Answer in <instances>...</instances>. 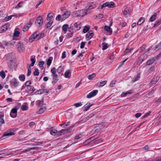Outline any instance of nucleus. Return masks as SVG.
I'll list each match as a JSON object with an SVG mask.
<instances>
[{"instance_id": "473e14b6", "label": "nucleus", "mask_w": 161, "mask_h": 161, "mask_svg": "<svg viewBox=\"0 0 161 161\" xmlns=\"http://www.w3.org/2000/svg\"><path fill=\"white\" fill-rule=\"evenodd\" d=\"M13 15H10L5 17L3 20L4 22H6L11 19Z\"/></svg>"}, {"instance_id": "7c9ffc66", "label": "nucleus", "mask_w": 161, "mask_h": 161, "mask_svg": "<svg viewBox=\"0 0 161 161\" xmlns=\"http://www.w3.org/2000/svg\"><path fill=\"white\" fill-rule=\"evenodd\" d=\"M140 78V74L139 73L134 77V79H133V80L134 81H136L139 80Z\"/></svg>"}, {"instance_id": "6e6552de", "label": "nucleus", "mask_w": 161, "mask_h": 161, "mask_svg": "<svg viewBox=\"0 0 161 161\" xmlns=\"http://www.w3.org/2000/svg\"><path fill=\"white\" fill-rule=\"evenodd\" d=\"M35 91L34 87L32 86H28L26 89V92L28 93H33Z\"/></svg>"}, {"instance_id": "4d7b16f0", "label": "nucleus", "mask_w": 161, "mask_h": 161, "mask_svg": "<svg viewBox=\"0 0 161 161\" xmlns=\"http://www.w3.org/2000/svg\"><path fill=\"white\" fill-rule=\"evenodd\" d=\"M82 136L83 135L81 134L77 135L75 136V139H79V138L82 137Z\"/></svg>"}, {"instance_id": "69168bd1", "label": "nucleus", "mask_w": 161, "mask_h": 161, "mask_svg": "<svg viewBox=\"0 0 161 161\" xmlns=\"http://www.w3.org/2000/svg\"><path fill=\"white\" fill-rule=\"evenodd\" d=\"M49 91L48 89H44L42 90V93H48Z\"/></svg>"}, {"instance_id": "1a4fd4ad", "label": "nucleus", "mask_w": 161, "mask_h": 161, "mask_svg": "<svg viewBox=\"0 0 161 161\" xmlns=\"http://www.w3.org/2000/svg\"><path fill=\"white\" fill-rule=\"evenodd\" d=\"M17 49L18 51L20 52L24 50V44L22 42H19L17 44Z\"/></svg>"}, {"instance_id": "f704fd0d", "label": "nucleus", "mask_w": 161, "mask_h": 161, "mask_svg": "<svg viewBox=\"0 0 161 161\" xmlns=\"http://www.w3.org/2000/svg\"><path fill=\"white\" fill-rule=\"evenodd\" d=\"M130 11L128 8H126L124 12V14L125 15H127L128 14H130Z\"/></svg>"}, {"instance_id": "cd10ccee", "label": "nucleus", "mask_w": 161, "mask_h": 161, "mask_svg": "<svg viewBox=\"0 0 161 161\" xmlns=\"http://www.w3.org/2000/svg\"><path fill=\"white\" fill-rule=\"evenodd\" d=\"M64 66H59L57 69V72L58 74H60L64 70Z\"/></svg>"}, {"instance_id": "603ef678", "label": "nucleus", "mask_w": 161, "mask_h": 161, "mask_svg": "<svg viewBox=\"0 0 161 161\" xmlns=\"http://www.w3.org/2000/svg\"><path fill=\"white\" fill-rule=\"evenodd\" d=\"M31 84V80H28L25 83V86L28 87V86H30V85Z\"/></svg>"}, {"instance_id": "9b49d317", "label": "nucleus", "mask_w": 161, "mask_h": 161, "mask_svg": "<svg viewBox=\"0 0 161 161\" xmlns=\"http://www.w3.org/2000/svg\"><path fill=\"white\" fill-rule=\"evenodd\" d=\"M14 134V132H12L11 130L7 131L4 132L3 135V136H13Z\"/></svg>"}, {"instance_id": "09e8293b", "label": "nucleus", "mask_w": 161, "mask_h": 161, "mask_svg": "<svg viewBox=\"0 0 161 161\" xmlns=\"http://www.w3.org/2000/svg\"><path fill=\"white\" fill-rule=\"evenodd\" d=\"M95 115V114L93 113H92L90 114H89V115L86 116L85 117V118L87 120H88L89 119L92 118V117L94 116Z\"/></svg>"}, {"instance_id": "412c9836", "label": "nucleus", "mask_w": 161, "mask_h": 161, "mask_svg": "<svg viewBox=\"0 0 161 161\" xmlns=\"http://www.w3.org/2000/svg\"><path fill=\"white\" fill-rule=\"evenodd\" d=\"M157 14L156 13H154L150 18L149 19V21L153 22L156 19L157 16Z\"/></svg>"}, {"instance_id": "f3484780", "label": "nucleus", "mask_w": 161, "mask_h": 161, "mask_svg": "<svg viewBox=\"0 0 161 161\" xmlns=\"http://www.w3.org/2000/svg\"><path fill=\"white\" fill-rule=\"evenodd\" d=\"M36 56L35 55H32L31 57V63L30 65V66L32 67L33 66L35 62H36V59H35Z\"/></svg>"}, {"instance_id": "f257e3e1", "label": "nucleus", "mask_w": 161, "mask_h": 161, "mask_svg": "<svg viewBox=\"0 0 161 161\" xmlns=\"http://www.w3.org/2000/svg\"><path fill=\"white\" fill-rule=\"evenodd\" d=\"M6 59L8 67L9 68H13V61L14 59V56L12 53H8L7 55Z\"/></svg>"}, {"instance_id": "39448f33", "label": "nucleus", "mask_w": 161, "mask_h": 161, "mask_svg": "<svg viewBox=\"0 0 161 161\" xmlns=\"http://www.w3.org/2000/svg\"><path fill=\"white\" fill-rule=\"evenodd\" d=\"M43 18L41 16H39L35 21V23L38 27L40 26L43 23Z\"/></svg>"}, {"instance_id": "4468645a", "label": "nucleus", "mask_w": 161, "mask_h": 161, "mask_svg": "<svg viewBox=\"0 0 161 161\" xmlns=\"http://www.w3.org/2000/svg\"><path fill=\"white\" fill-rule=\"evenodd\" d=\"M156 59H157V57H154L151 59H148L147 62V65H150L152 64L155 61Z\"/></svg>"}, {"instance_id": "338daca9", "label": "nucleus", "mask_w": 161, "mask_h": 161, "mask_svg": "<svg viewBox=\"0 0 161 161\" xmlns=\"http://www.w3.org/2000/svg\"><path fill=\"white\" fill-rule=\"evenodd\" d=\"M134 90H130L126 92L127 94H130L133 93L134 92Z\"/></svg>"}, {"instance_id": "72a5a7b5", "label": "nucleus", "mask_w": 161, "mask_h": 161, "mask_svg": "<svg viewBox=\"0 0 161 161\" xmlns=\"http://www.w3.org/2000/svg\"><path fill=\"white\" fill-rule=\"evenodd\" d=\"M50 134L52 135L55 136L58 133V130L55 129H53L51 130L50 132Z\"/></svg>"}, {"instance_id": "423d86ee", "label": "nucleus", "mask_w": 161, "mask_h": 161, "mask_svg": "<svg viewBox=\"0 0 161 161\" xmlns=\"http://www.w3.org/2000/svg\"><path fill=\"white\" fill-rule=\"evenodd\" d=\"M39 33L37 32H35L32 34L29 38V41L30 42H33L38 36Z\"/></svg>"}, {"instance_id": "a878e982", "label": "nucleus", "mask_w": 161, "mask_h": 161, "mask_svg": "<svg viewBox=\"0 0 161 161\" xmlns=\"http://www.w3.org/2000/svg\"><path fill=\"white\" fill-rule=\"evenodd\" d=\"M27 68L28 69V73L27 74V76H29L31 75V68L30 65L29 64H28Z\"/></svg>"}, {"instance_id": "58836bf2", "label": "nucleus", "mask_w": 161, "mask_h": 161, "mask_svg": "<svg viewBox=\"0 0 161 161\" xmlns=\"http://www.w3.org/2000/svg\"><path fill=\"white\" fill-rule=\"evenodd\" d=\"M88 27L87 26H86L84 28L83 30V32L84 33H86L89 30L90 27L89 26H88Z\"/></svg>"}, {"instance_id": "dca6fc26", "label": "nucleus", "mask_w": 161, "mask_h": 161, "mask_svg": "<svg viewBox=\"0 0 161 161\" xmlns=\"http://www.w3.org/2000/svg\"><path fill=\"white\" fill-rule=\"evenodd\" d=\"M92 105L93 104H90V103H86L84 106V107L85 108L84 111L86 112L87 111Z\"/></svg>"}, {"instance_id": "5fc2aeb1", "label": "nucleus", "mask_w": 161, "mask_h": 161, "mask_svg": "<svg viewBox=\"0 0 161 161\" xmlns=\"http://www.w3.org/2000/svg\"><path fill=\"white\" fill-rule=\"evenodd\" d=\"M20 34L19 32L17 31H15L14 34V36L18 37L19 36Z\"/></svg>"}, {"instance_id": "de8ad7c7", "label": "nucleus", "mask_w": 161, "mask_h": 161, "mask_svg": "<svg viewBox=\"0 0 161 161\" xmlns=\"http://www.w3.org/2000/svg\"><path fill=\"white\" fill-rule=\"evenodd\" d=\"M93 138V137H91L89 138V139L86 140L85 142H84V144H85V145H86L88 143H89L91 141V139H92Z\"/></svg>"}, {"instance_id": "f03ea898", "label": "nucleus", "mask_w": 161, "mask_h": 161, "mask_svg": "<svg viewBox=\"0 0 161 161\" xmlns=\"http://www.w3.org/2000/svg\"><path fill=\"white\" fill-rule=\"evenodd\" d=\"M107 7L109 8H114L115 7L114 3L113 2H106L103 4L101 6H99L98 9H102L103 8Z\"/></svg>"}, {"instance_id": "f8f14e48", "label": "nucleus", "mask_w": 161, "mask_h": 161, "mask_svg": "<svg viewBox=\"0 0 161 161\" xmlns=\"http://www.w3.org/2000/svg\"><path fill=\"white\" fill-rule=\"evenodd\" d=\"M70 12L69 11H67L64 13L62 15L63 17L62 20H64L70 16Z\"/></svg>"}, {"instance_id": "2f4dec72", "label": "nucleus", "mask_w": 161, "mask_h": 161, "mask_svg": "<svg viewBox=\"0 0 161 161\" xmlns=\"http://www.w3.org/2000/svg\"><path fill=\"white\" fill-rule=\"evenodd\" d=\"M52 60V57H50L47 61L46 63L47 65L48 66H50L51 64Z\"/></svg>"}, {"instance_id": "864d4df0", "label": "nucleus", "mask_w": 161, "mask_h": 161, "mask_svg": "<svg viewBox=\"0 0 161 161\" xmlns=\"http://www.w3.org/2000/svg\"><path fill=\"white\" fill-rule=\"evenodd\" d=\"M53 21H50L46 25V28H48L50 27L51 25H52L53 24Z\"/></svg>"}, {"instance_id": "49530a36", "label": "nucleus", "mask_w": 161, "mask_h": 161, "mask_svg": "<svg viewBox=\"0 0 161 161\" xmlns=\"http://www.w3.org/2000/svg\"><path fill=\"white\" fill-rule=\"evenodd\" d=\"M96 75V74L95 73H93L91 75H89L88 76V78L89 80H92L93 78L95 77Z\"/></svg>"}, {"instance_id": "a18cd8bd", "label": "nucleus", "mask_w": 161, "mask_h": 161, "mask_svg": "<svg viewBox=\"0 0 161 161\" xmlns=\"http://www.w3.org/2000/svg\"><path fill=\"white\" fill-rule=\"evenodd\" d=\"M19 80L22 81H24L25 79V76L24 75H21L19 77Z\"/></svg>"}, {"instance_id": "e433bc0d", "label": "nucleus", "mask_w": 161, "mask_h": 161, "mask_svg": "<svg viewBox=\"0 0 161 161\" xmlns=\"http://www.w3.org/2000/svg\"><path fill=\"white\" fill-rule=\"evenodd\" d=\"M53 80L52 81V83H53L54 85L56 84L57 81L59 80L58 79V75L56 77H53Z\"/></svg>"}, {"instance_id": "0eeeda50", "label": "nucleus", "mask_w": 161, "mask_h": 161, "mask_svg": "<svg viewBox=\"0 0 161 161\" xmlns=\"http://www.w3.org/2000/svg\"><path fill=\"white\" fill-rule=\"evenodd\" d=\"M98 91L97 90H94L91 92H90L87 95V97L88 98H90L96 95L98 93Z\"/></svg>"}, {"instance_id": "bf43d9fd", "label": "nucleus", "mask_w": 161, "mask_h": 161, "mask_svg": "<svg viewBox=\"0 0 161 161\" xmlns=\"http://www.w3.org/2000/svg\"><path fill=\"white\" fill-rule=\"evenodd\" d=\"M44 1V0H40L39 1L38 3L36 6V8H37Z\"/></svg>"}, {"instance_id": "6e6d98bb", "label": "nucleus", "mask_w": 161, "mask_h": 161, "mask_svg": "<svg viewBox=\"0 0 161 161\" xmlns=\"http://www.w3.org/2000/svg\"><path fill=\"white\" fill-rule=\"evenodd\" d=\"M160 24H161V22L160 20L158 19V21H156L154 24V27H155L157 26L158 25Z\"/></svg>"}, {"instance_id": "3c124183", "label": "nucleus", "mask_w": 161, "mask_h": 161, "mask_svg": "<svg viewBox=\"0 0 161 161\" xmlns=\"http://www.w3.org/2000/svg\"><path fill=\"white\" fill-rule=\"evenodd\" d=\"M0 75L3 78H4L5 77V74L3 71L0 72Z\"/></svg>"}, {"instance_id": "20e7f679", "label": "nucleus", "mask_w": 161, "mask_h": 161, "mask_svg": "<svg viewBox=\"0 0 161 161\" xmlns=\"http://www.w3.org/2000/svg\"><path fill=\"white\" fill-rule=\"evenodd\" d=\"M18 108L17 107H15L12 109L10 113V116L13 118H15L17 114Z\"/></svg>"}, {"instance_id": "6ab92c4d", "label": "nucleus", "mask_w": 161, "mask_h": 161, "mask_svg": "<svg viewBox=\"0 0 161 161\" xmlns=\"http://www.w3.org/2000/svg\"><path fill=\"white\" fill-rule=\"evenodd\" d=\"M71 73L70 71L69 70H66L65 73V77L66 78H69L71 77Z\"/></svg>"}, {"instance_id": "0e129e2a", "label": "nucleus", "mask_w": 161, "mask_h": 161, "mask_svg": "<svg viewBox=\"0 0 161 161\" xmlns=\"http://www.w3.org/2000/svg\"><path fill=\"white\" fill-rule=\"evenodd\" d=\"M43 143L42 142H37L34 143V145H40Z\"/></svg>"}, {"instance_id": "2eb2a0df", "label": "nucleus", "mask_w": 161, "mask_h": 161, "mask_svg": "<svg viewBox=\"0 0 161 161\" xmlns=\"http://www.w3.org/2000/svg\"><path fill=\"white\" fill-rule=\"evenodd\" d=\"M56 68L55 67H53L51 70V72L52 74V76L53 77H56L58 75L56 74Z\"/></svg>"}, {"instance_id": "79ce46f5", "label": "nucleus", "mask_w": 161, "mask_h": 161, "mask_svg": "<svg viewBox=\"0 0 161 161\" xmlns=\"http://www.w3.org/2000/svg\"><path fill=\"white\" fill-rule=\"evenodd\" d=\"M72 24H71V26L69 27L68 29V31L69 32H73V31H75V28L73 26H72Z\"/></svg>"}, {"instance_id": "c9c22d12", "label": "nucleus", "mask_w": 161, "mask_h": 161, "mask_svg": "<svg viewBox=\"0 0 161 161\" xmlns=\"http://www.w3.org/2000/svg\"><path fill=\"white\" fill-rule=\"evenodd\" d=\"M158 77H156V78H153L151 82V83L153 85L155 84L158 81Z\"/></svg>"}, {"instance_id": "b1692460", "label": "nucleus", "mask_w": 161, "mask_h": 161, "mask_svg": "<svg viewBox=\"0 0 161 161\" xmlns=\"http://www.w3.org/2000/svg\"><path fill=\"white\" fill-rule=\"evenodd\" d=\"M43 98L41 100H38L36 101V104L38 106H40L42 105L43 103Z\"/></svg>"}, {"instance_id": "9d476101", "label": "nucleus", "mask_w": 161, "mask_h": 161, "mask_svg": "<svg viewBox=\"0 0 161 161\" xmlns=\"http://www.w3.org/2000/svg\"><path fill=\"white\" fill-rule=\"evenodd\" d=\"M94 33L93 31H90L86 35V38L88 40L90 39L93 36Z\"/></svg>"}, {"instance_id": "13d9d810", "label": "nucleus", "mask_w": 161, "mask_h": 161, "mask_svg": "<svg viewBox=\"0 0 161 161\" xmlns=\"http://www.w3.org/2000/svg\"><path fill=\"white\" fill-rule=\"evenodd\" d=\"M44 64V62L43 61H41L39 62L38 64V65L40 67H43V65Z\"/></svg>"}, {"instance_id": "c85d7f7f", "label": "nucleus", "mask_w": 161, "mask_h": 161, "mask_svg": "<svg viewBox=\"0 0 161 161\" xmlns=\"http://www.w3.org/2000/svg\"><path fill=\"white\" fill-rule=\"evenodd\" d=\"M46 108H41L39 111L37 112L38 114H41L43 113L46 109Z\"/></svg>"}, {"instance_id": "5701e85b", "label": "nucleus", "mask_w": 161, "mask_h": 161, "mask_svg": "<svg viewBox=\"0 0 161 161\" xmlns=\"http://www.w3.org/2000/svg\"><path fill=\"white\" fill-rule=\"evenodd\" d=\"M65 129H62L58 132L57 135L58 136H61L66 133Z\"/></svg>"}, {"instance_id": "c03bdc74", "label": "nucleus", "mask_w": 161, "mask_h": 161, "mask_svg": "<svg viewBox=\"0 0 161 161\" xmlns=\"http://www.w3.org/2000/svg\"><path fill=\"white\" fill-rule=\"evenodd\" d=\"M28 108V107L25 105H22L21 107V108L23 111H25L27 110Z\"/></svg>"}, {"instance_id": "a19ab883", "label": "nucleus", "mask_w": 161, "mask_h": 161, "mask_svg": "<svg viewBox=\"0 0 161 161\" xmlns=\"http://www.w3.org/2000/svg\"><path fill=\"white\" fill-rule=\"evenodd\" d=\"M107 81L106 80H104L100 82L98 84L99 86H104L107 83Z\"/></svg>"}, {"instance_id": "37998d69", "label": "nucleus", "mask_w": 161, "mask_h": 161, "mask_svg": "<svg viewBox=\"0 0 161 161\" xmlns=\"http://www.w3.org/2000/svg\"><path fill=\"white\" fill-rule=\"evenodd\" d=\"M39 69L37 68L35 69V71L33 72L34 75V76H38L39 75Z\"/></svg>"}, {"instance_id": "774afa93", "label": "nucleus", "mask_w": 161, "mask_h": 161, "mask_svg": "<svg viewBox=\"0 0 161 161\" xmlns=\"http://www.w3.org/2000/svg\"><path fill=\"white\" fill-rule=\"evenodd\" d=\"M158 48V49L161 48V42L158 43L155 47V49Z\"/></svg>"}, {"instance_id": "052dcab7", "label": "nucleus", "mask_w": 161, "mask_h": 161, "mask_svg": "<svg viewBox=\"0 0 161 161\" xmlns=\"http://www.w3.org/2000/svg\"><path fill=\"white\" fill-rule=\"evenodd\" d=\"M73 32H69L67 34V37L68 38L71 37L73 36Z\"/></svg>"}, {"instance_id": "c756f323", "label": "nucleus", "mask_w": 161, "mask_h": 161, "mask_svg": "<svg viewBox=\"0 0 161 161\" xmlns=\"http://www.w3.org/2000/svg\"><path fill=\"white\" fill-rule=\"evenodd\" d=\"M56 19L57 21H64L63 19V17L62 15L60 14H58L56 18Z\"/></svg>"}, {"instance_id": "bb28decb", "label": "nucleus", "mask_w": 161, "mask_h": 161, "mask_svg": "<svg viewBox=\"0 0 161 161\" xmlns=\"http://www.w3.org/2000/svg\"><path fill=\"white\" fill-rule=\"evenodd\" d=\"M69 25L67 24H65L63 25L62 27V29L64 31V33H66L67 31V30L68 28Z\"/></svg>"}, {"instance_id": "ea45409f", "label": "nucleus", "mask_w": 161, "mask_h": 161, "mask_svg": "<svg viewBox=\"0 0 161 161\" xmlns=\"http://www.w3.org/2000/svg\"><path fill=\"white\" fill-rule=\"evenodd\" d=\"M23 3L24 2H19L17 5L15 7V8L18 9L19 8L22 7L23 6Z\"/></svg>"}, {"instance_id": "7ed1b4c3", "label": "nucleus", "mask_w": 161, "mask_h": 161, "mask_svg": "<svg viewBox=\"0 0 161 161\" xmlns=\"http://www.w3.org/2000/svg\"><path fill=\"white\" fill-rule=\"evenodd\" d=\"M90 13V12H88V10H87L86 9H81L76 11L75 14L77 17H83Z\"/></svg>"}, {"instance_id": "ddd939ff", "label": "nucleus", "mask_w": 161, "mask_h": 161, "mask_svg": "<svg viewBox=\"0 0 161 161\" xmlns=\"http://www.w3.org/2000/svg\"><path fill=\"white\" fill-rule=\"evenodd\" d=\"M72 26H73L74 28H75V31H77L80 30L81 28V25L80 24H77L76 22L72 24Z\"/></svg>"}, {"instance_id": "e2e57ef3", "label": "nucleus", "mask_w": 161, "mask_h": 161, "mask_svg": "<svg viewBox=\"0 0 161 161\" xmlns=\"http://www.w3.org/2000/svg\"><path fill=\"white\" fill-rule=\"evenodd\" d=\"M82 105V104L81 103H75L74 106H75L76 107H78Z\"/></svg>"}, {"instance_id": "a211bd4d", "label": "nucleus", "mask_w": 161, "mask_h": 161, "mask_svg": "<svg viewBox=\"0 0 161 161\" xmlns=\"http://www.w3.org/2000/svg\"><path fill=\"white\" fill-rule=\"evenodd\" d=\"M104 29L108 33L109 35H110L112 34V30L111 29L110 26H105Z\"/></svg>"}, {"instance_id": "393cba45", "label": "nucleus", "mask_w": 161, "mask_h": 161, "mask_svg": "<svg viewBox=\"0 0 161 161\" xmlns=\"http://www.w3.org/2000/svg\"><path fill=\"white\" fill-rule=\"evenodd\" d=\"M53 13H49L47 15V20H49L52 19L53 17Z\"/></svg>"}, {"instance_id": "680f3d73", "label": "nucleus", "mask_w": 161, "mask_h": 161, "mask_svg": "<svg viewBox=\"0 0 161 161\" xmlns=\"http://www.w3.org/2000/svg\"><path fill=\"white\" fill-rule=\"evenodd\" d=\"M29 26L27 25H25L23 28V31H25L29 29Z\"/></svg>"}, {"instance_id": "4c0bfd02", "label": "nucleus", "mask_w": 161, "mask_h": 161, "mask_svg": "<svg viewBox=\"0 0 161 161\" xmlns=\"http://www.w3.org/2000/svg\"><path fill=\"white\" fill-rule=\"evenodd\" d=\"M102 45L103 46L102 48V49L103 50L107 49L108 47V44L105 42L103 43H102Z\"/></svg>"}, {"instance_id": "aec40b11", "label": "nucleus", "mask_w": 161, "mask_h": 161, "mask_svg": "<svg viewBox=\"0 0 161 161\" xmlns=\"http://www.w3.org/2000/svg\"><path fill=\"white\" fill-rule=\"evenodd\" d=\"M9 27V25H5L3 26L1 28L2 32H4L7 30Z\"/></svg>"}, {"instance_id": "4be33fe9", "label": "nucleus", "mask_w": 161, "mask_h": 161, "mask_svg": "<svg viewBox=\"0 0 161 161\" xmlns=\"http://www.w3.org/2000/svg\"><path fill=\"white\" fill-rule=\"evenodd\" d=\"M145 21V18L144 17H141L137 23V25H140L142 24Z\"/></svg>"}, {"instance_id": "8fccbe9b", "label": "nucleus", "mask_w": 161, "mask_h": 161, "mask_svg": "<svg viewBox=\"0 0 161 161\" xmlns=\"http://www.w3.org/2000/svg\"><path fill=\"white\" fill-rule=\"evenodd\" d=\"M74 127V125H72V126H70L69 128L67 129H65L66 130V133L70 132H71L73 129V128Z\"/></svg>"}]
</instances>
